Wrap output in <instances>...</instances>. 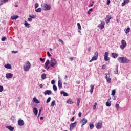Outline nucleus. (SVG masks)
Returning a JSON list of instances; mask_svg holds the SVG:
<instances>
[{
    "label": "nucleus",
    "mask_w": 131,
    "mask_h": 131,
    "mask_svg": "<svg viewBox=\"0 0 131 131\" xmlns=\"http://www.w3.org/2000/svg\"><path fill=\"white\" fill-rule=\"evenodd\" d=\"M49 64H50L51 67H54L57 65V60L55 59V58H51L50 61L48 59L46 61V63H45V68L47 69H50V67L49 66Z\"/></svg>",
    "instance_id": "f257e3e1"
},
{
    "label": "nucleus",
    "mask_w": 131,
    "mask_h": 131,
    "mask_svg": "<svg viewBox=\"0 0 131 131\" xmlns=\"http://www.w3.org/2000/svg\"><path fill=\"white\" fill-rule=\"evenodd\" d=\"M117 60L119 63L122 64H128V63H130V60L128 59L126 57H120L117 58Z\"/></svg>",
    "instance_id": "f03ea898"
},
{
    "label": "nucleus",
    "mask_w": 131,
    "mask_h": 131,
    "mask_svg": "<svg viewBox=\"0 0 131 131\" xmlns=\"http://www.w3.org/2000/svg\"><path fill=\"white\" fill-rule=\"evenodd\" d=\"M41 7L43 11H50L51 10V5H48L47 3H42Z\"/></svg>",
    "instance_id": "7ed1b4c3"
},
{
    "label": "nucleus",
    "mask_w": 131,
    "mask_h": 131,
    "mask_svg": "<svg viewBox=\"0 0 131 131\" xmlns=\"http://www.w3.org/2000/svg\"><path fill=\"white\" fill-rule=\"evenodd\" d=\"M31 68V64L28 61H27L25 63V65L24 66V70L26 72L28 71L29 69Z\"/></svg>",
    "instance_id": "20e7f679"
},
{
    "label": "nucleus",
    "mask_w": 131,
    "mask_h": 131,
    "mask_svg": "<svg viewBox=\"0 0 131 131\" xmlns=\"http://www.w3.org/2000/svg\"><path fill=\"white\" fill-rule=\"evenodd\" d=\"M122 45L120 46V49L121 50H123L126 48V46H127V44L126 43V41H125V40H122L121 41Z\"/></svg>",
    "instance_id": "39448f33"
},
{
    "label": "nucleus",
    "mask_w": 131,
    "mask_h": 131,
    "mask_svg": "<svg viewBox=\"0 0 131 131\" xmlns=\"http://www.w3.org/2000/svg\"><path fill=\"white\" fill-rule=\"evenodd\" d=\"M99 54H98V52H96L95 53L94 56L92 57V59H91L89 62L91 63L93 62V61H96L98 59V56Z\"/></svg>",
    "instance_id": "423d86ee"
},
{
    "label": "nucleus",
    "mask_w": 131,
    "mask_h": 131,
    "mask_svg": "<svg viewBox=\"0 0 131 131\" xmlns=\"http://www.w3.org/2000/svg\"><path fill=\"white\" fill-rule=\"evenodd\" d=\"M80 123L81 124V127H83V125H85V124L88 123V119L83 118L82 120H81Z\"/></svg>",
    "instance_id": "0eeeda50"
},
{
    "label": "nucleus",
    "mask_w": 131,
    "mask_h": 131,
    "mask_svg": "<svg viewBox=\"0 0 131 131\" xmlns=\"http://www.w3.org/2000/svg\"><path fill=\"white\" fill-rule=\"evenodd\" d=\"M76 124H77V122H75L74 123H72L70 125V130L72 131L74 129V127L76 126Z\"/></svg>",
    "instance_id": "6e6552de"
},
{
    "label": "nucleus",
    "mask_w": 131,
    "mask_h": 131,
    "mask_svg": "<svg viewBox=\"0 0 131 131\" xmlns=\"http://www.w3.org/2000/svg\"><path fill=\"white\" fill-rule=\"evenodd\" d=\"M105 78L106 79L107 82H108V83H110V82H111V78L110 77V74H105Z\"/></svg>",
    "instance_id": "1a4fd4ad"
},
{
    "label": "nucleus",
    "mask_w": 131,
    "mask_h": 131,
    "mask_svg": "<svg viewBox=\"0 0 131 131\" xmlns=\"http://www.w3.org/2000/svg\"><path fill=\"white\" fill-rule=\"evenodd\" d=\"M98 27L99 28V29L102 30V29H104L105 27V21H102L101 22V24H99L98 26Z\"/></svg>",
    "instance_id": "9d476101"
},
{
    "label": "nucleus",
    "mask_w": 131,
    "mask_h": 131,
    "mask_svg": "<svg viewBox=\"0 0 131 131\" xmlns=\"http://www.w3.org/2000/svg\"><path fill=\"white\" fill-rule=\"evenodd\" d=\"M97 129H101L102 128V121H99L95 124Z\"/></svg>",
    "instance_id": "9b49d317"
},
{
    "label": "nucleus",
    "mask_w": 131,
    "mask_h": 131,
    "mask_svg": "<svg viewBox=\"0 0 131 131\" xmlns=\"http://www.w3.org/2000/svg\"><path fill=\"white\" fill-rule=\"evenodd\" d=\"M5 77L7 78V79H10L11 78H13V74L12 73H7L6 74Z\"/></svg>",
    "instance_id": "f8f14e48"
},
{
    "label": "nucleus",
    "mask_w": 131,
    "mask_h": 131,
    "mask_svg": "<svg viewBox=\"0 0 131 131\" xmlns=\"http://www.w3.org/2000/svg\"><path fill=\"white\" fill-rule=\"evenodd\" d=\"M108 56H109V53L105 52L104 54V60L106 61H109V60H110V58L109 57H108Z\"/></svg>",
    "instance_id": "ddd939ff"
},
{
    "label": "nucleus",
    "mask_w": 131,
    "mask_h": 131,
    "mask_svg": "<svg viewBox=\"0 0 131 131\" xmlns=\"http://www.w3.org/2000/svg\"><path fill=\"white\" fill-rule=\"evenodd\" d=\"M18 124L19 126H23L24 125V121L22 119H19L18 121Z\"/></svg>",
    "instance_id": "4468645a"
},
{
    "label": "nucleus",
    "mask_w": 131,
    "mask_h": 131,
    "mask_svg": "<svg viewBox=\"0 0 131 131\" xmlns=\"http://www.w3.org/2000/svg\"><path fill=\"white\" fill-rule=\"evenodd\" d=\"M110 20H111V16L110 15H107L105 18V22L107 24L110 22Z\"/></svg>",
    "instance_id": "2eb2a0df"
},
{
    "label": "nucleus",
    "mask_w": 131,
    "mask_h": 131,
    "mask_svg": "<svg viewBox=\"0 0 131 131\" xmlns=\"http://www.w3.org/2000/svg\"><path fill=\"white\" fill-rule=\"evenodd\" d=\"M33 103H35L36 104H39L40 102H39V100L36 98V97H34L32 100Z\"/></svg>",
    "instance_id": "dca6fc26"
},
{
    "label": "nucleus",
    "mask_w": 131,
    "mask_h": 131,
    "mask_svg": "<svg viewBox=\"0 0 131 131\" xmlns=\"http://www.w3.org/2000/svg\"><path fill=\"white\" fill-rule=\"evenodd\" d=\"M4 67L5 68H6V69H12V66H11V64L9 63L5 64Z\"/></svg>",
    "instance_id": "f3484780"
},
{
    "label": "nucleus",
    "mask_w": 131,
    "mask_h": 131,
    "mask_svg": "<svg viewBox=\"0 0 131 131\" xmlns=\"http://www.w3.org/2000/svg\"><path fill=\"white\" fill-rule=\"evenodd\" d=\"M52 91L51 90H46L44 92V95H51Z\"/></svg>",
    "instance_id": "a211bd4d"
},
{
    "label": "nucleus",
    "mask_w": 131,
    "mask_h": 131,
    "mask_svg": "<svg viewBox=\"0 0 131 131\" xmlns=\"http://www.w3.org/2000/svg\"><path fill=\"white\" fill-rule=\"evenodd\" d=\"M129 3V0H124L123 2L122 3V7H124L126 4H128Z\"/></svg>",
    "instance_id": "6ab92c4d"
},
{
    "label": "nucleus",
    "mask_w": 131,
    "mask_h": 131,
    "mask_svg": "<svg viewBox=\"0 0 131 131\" xmlns=\"http://www.w3.org/2000/svg\"><path fill=\"white\" fill-rule=\"evenodd\" d=\"M58 88H62V80H60V77H59V80L58 82Z\"/></svg>",
    "instance_id": "aec40b11"
},
{
    "label": "nucleus",
    "mask_w": 131,
    "mask_h": 131,
    "mask_svg": "<svg viewBox=\"0 0 131 131\" xmlns=\"http://www.w3.org/2000/svg\"><path fill=\"white\" fill-rule=\"evenodd\" d=\"M112 57L114 59H116V58H117V57H118V54L113 53H112Z\"/></svg>",
    "instance_id": "412c9836"
},
{
    "label": "nucleus",
    "mask_w": 131,
    "mask_h": 131,
    "mask_svg": "<svg viewBox=\"0 0 131 131\" xmlns=\"http://www.w3.org/2000/svg\"><path fill=\"white\" fill-rule=\"evenodd\" d=\"M6 128L9 129L10 131H13L15 128H14V127H12V126H7Z\"/></svg>",
    "instance_id": "4be33fe9"
},
{
    "label": "nucleus",
    "mask_w": 131,
    "mask_h": 131,
    "mask_svg": "<svg viewBox=\"0 0 131 131\" xmlns=\"http://www.w3.org/2000/svg\"><path fill=\"white\" fill-rule=\"evenodd\" d=\"M33 113L34 114H35V115H37L38 113V110H37V108L36 107H34L33 108Z\"/></svg>",
    "instance_id": "5701e85b"
},
{
    "label": "nucleus",
    "mask_w": 131,
    "mask_h": 131,
    "mask_svg": "<svg viewBox=\"0 0 131 131\" xmlns=\"http://www.w3.org/2000/svg\"><path fill=\"white\" fill-rule=\"evenodd\" d=\"M24 23V25L25 27H27V28H29L30 27V24H29L26 20H25Z\"/></svg>",
    "instance_id": "b1692460"
},
{
    "label": "nucleus",
    "mask_w": 131,
    "mask_h": 131,
    "mask_svg": "<svg viewBox=\"0 0 131 131\" xmlns=\"http://www.w3.org/2000/svg\"><path fill=\"white\" fill-rule=\"evenodd\" d=\"M19 18V16L18 15H13L11 16L12 20H17Z\"/></svg>",
    "instance_id": "393cba45"
},
{
    "label": "nucleus",
    "mask_w": 131,
    "mask_h": 131,
    "mask_svg": "<svg viewBox=\"0 0 131 131\" xmlns=\"http://www.w3.org/2000/svg\"><path fill=\"white\" fill-rule=\"evenodd\" d=\"M60 94H61V95H63V96L64 97H68V93H67L64 91H61L60 92Z\"/></svg>",
    "instance_id": "a878e982"
},
{
    "label": "nucleus",
    "mask_w": 131,
    "mask_h": 131,
    "mask_svg": "<svg viewBox=\"0 0 131 131\" xmlns=\"http://www.w3.org/2000/svg\"><path fill=\"white\" fill-rule=\"evenodd\" d=\"M67 104H73L74 103V102H73V100H72V99H68L67 101Z\"/></svg>",
    "instance_id": "bb28decb"
},
{
    "label": "nucleus",
    "mask_w": 131,
    "mask_h": 131,
    "mask_svg": "<svg viewBox=\"0 0 131 131\" xmlns=\"http://www.w3.org/2000/svg\"><path fill=\"white\" fill-rule=\"evenodd\" d=\"M114 73L115 74H118V65L116 66V68L114 71Z\"/></svg>",
    "instance_id": "cd10ccee"
},
{
    "label": "nucleus",
    "mask_w": 131,
    "mask_h": 131,
    "mask_svg": "<svg viewBox=\"0 0 131 131\" xmlns=\"http://www.w3.org/2000/svg\"><path fill=\"white\" fill-rule=\"evenodd\" d=\"M94 89H95V86L93 85V84L91 86L90 93L91 94H93V92H94Z\"/></svg>",
    "instance_id": "c85d7f7f"
},
{
    "label": "nucleus",
    "mask_w": 131,
    "mask_h": 131,
    "mask_svg": "<svg viewBox=\"0 0 131 131\" xmlns=\"http://www.w3.org/2000/svg\"><path fill=\"white\" fill-rule=\"evenodd\" d=\"M41 78L42 79H43V80H45V79H46V78H47V75L46 74H42L41 75Z\"/></svg>",
    "instance_id": "c756f323"
},
{
    "label": "nucleus",
    "mask_w": 131,
    "mask_h": 131,
    "mask_svg": "<svg viewBox=\"0 0 131 131\" xmlns=\"http://www.w3.org/2000/svg\"><path fill=\"white\" fill-rule=\"evenodd\" d=\"M89 126L90 127V129H94V123H90L89 124Z\"/></svg>",
    "instance_id": "7c9ffc66"
},
{
    "label": "nucleus",
    "mask_w": 131,
    "mask_h": 131,
    "mask_svg": "<svg viewBox=\"0 0 131 131\" xmlns=\"http://www.w3.org/2000/svg\"><path fill=\"white\" fill-rule=\"evenodd\" d=\"M80 98H78L77 99V107H79V104L80 103Z\"/></svg>",
    "instance_id": "2f4dec72"
},
{
    "label": "nucleus",
    "mask_w": 131,
    "mask_h": 131,
    "mask_svg": "<svg viewBox=\"0 0 131 131\" xmlns=\"http://www.w3.org/2000/svg\"><path fill=\"white\" fill-rule=\"evenodd\" d=\"M8 0H0V5H3L5 4V3H7Z\"/></svg>",
    "instance_id": "473e14b6"
},
{
    "label": "nucleus",
    "mask_w": 131,
    "mask_h": 131,
    "mask_svg": "<svg viewBox=\"0 0 131 131\" xmlns=\"http://www.w3.org/2000/svg\"><path fill=\"white\" fill-rule=\"evenodd\" d=\"M106 107H110L111 106V101H107L106 102Z\"/></svg>",
    "instance_id": "72a5a7b5"
},
{
    "label": "nucleus",
    "mask_w": 131,
    "mask_h": 131,
    "mask_svg": "<svg viewBox=\"0 0 131 131\" xmlns=\"http://www.w3.org/2000/svg\"><path fill=\"white\" fill-rule=\"evenodd\" d=\"M35 11L37 13H40L41 12V8H38V9H35Z\"/></svg>",
    "instance_id": "f704fd0d"
},
{
    "label": "nucleus",
    "mask_w": 131,
    "mask_h": 131,
    "mask_svg": "<svg viewBox=\"0 0 131 131\" xmlns=\"http://www.w3.org/2000/svg\"><path fill=\"white\" fill-rule=\"evenodd\" d=\"M55 105H56V101L53 100L51 102V107H54V106H55Z\"/></svg>",
    "instance_id": "c9c22d12"
},
{
    "label": "nucleus",
    "mask_w": 131,
    "mask_h": 131,
    "mask_svg": "<svg viewBox=\"0 0 131 131\" xmlns=\"http://www.w3.org/2000/svg\"><path fill=\"white\" fill-rule=\"evenodd\" d=\"M129 31H130V28H127L125 31V32L126 34H127V33H129Z\"/></svg>",
    "instance_id": "e433bc0d"
},
{
    "label": "nucleus",
    "mask_w": 131,
    "mask_h": 131,
    "mask_svg": "<svg viewBox=\"0 0 131 131\" xmlns=\"http://www.w3.org/2000/svg\"><path fill=\"white\" fill-rule=\"evenodd\" d=\"M77 27L79 30H81V26L80 25V24L79 23H77Z\"/></svg>",
    "instance_id": "4c0bfd02"
},
{
    "label": "nucleus",
    "mask_w": 131,
    "mask_h": 131,
    "mask_svg": "<svg viewBox=\"0 0 131 131\" xmlns=\"http://www.w3.org/2000/svg\"><path fill=\"white\" fill-rule=\"evenodd\" d=\"M115 93H116V91H115V90H113L112 91V95L115 96Z\"/></svg>",
    "instance_id": "58836bf2"
},
{
    "label": "nucleus",
    "mask_w": 131,
    "mask_h": 131,
    "mask_svg": "<svg viewBox=\"0 0 131 131\" xmlns=\"http://www.w3.org/2000/svg\"><path fill=\"white\" fill-rule=\"evenodd\" d=\"M29 17H31L32 19H35V18H36V15H29Z\"/></svg>",
    "instance_id": "ea45409f"
},
{
    "label": "nucleus",
    "mask_w": 131,
    "mask_h": 131,
    "mask_svg": "<svg viewBox=\"0 0 131 131\" xmlns=\"http://www.w3.org/2000/svg\"><path fill=\"white\" fill-rule=\"evenodd\" d=\"M50 102H51V97H49L47 101H46V103L47 104H49V103H50Z\"/></svg>",
    "instance_id": "a19ab883"
},
{
    "label": "nucleus",
    "mask_w": 131,
    "mask_h": 131,
    "mask_svg": "<svg viewBox=\"0 0 131 131\" xmlns=\"http://www.w3.org/2000/svg\"><path fill=\"white\" fill-rule=\"evenodd\" d=\"M53 89L54 91H57L58 90V89L57 88V86H56L55 85H53Z\"/></svg>",
    "instance_id": "79ce46f5"
},
{
    "label": "nucleus",
    "mask_w": 131,
    "mask_h": 131,
    "mask_svg": "<svg viewBox=\"0 0 131 131\" xmlns=\"http://www.w3.org/2000/svg\"><path fill=\"white\" fill-rule=\"evenodd\" d=\"M38 7H39V4H38V3L35 4V9H37Z\"/></svg>",
    "instance_id": "37998d69"
},
{
    "label": "nucleus",
    "mask_w": 131,
    "mask_h": 131,
    "mask_svg": "<svg viewBox=\"0 0 131 131\" xmlns=\"http://www.w3.org/2000/svg\"><path fill=\"white\" fill-rule=\"evenodd\" d=\"M4 91V86H0V93H2Z\"/></svg>",
    "instance_id": "c03bdc74"
},
{
    "label": "nucleus",
    "mask_w": 131,
    "mask_h": 131,
    "mask_svg": "<svg viewBox=\"0 0 131 131\" xmlns=\"http://www.w3.org/2000/svg\"><path fill=\"white\" fill-rule=\"evenodd\" d=\"M58 41L59 42H61V43H62V45H64V41H63V40L61 39H58Z\"/></svg>",
    "instance_id": "a18cd8bd"
},
{
    "label": "nucleus",
    "mask_w": 131,
    "mask_h": 131,
    "mask_svg": "<svg viewBox=\"0 0 131 131\" xmlns=\"http://www.w3.org/2000/svg\"><path fill=\"white\" fill-rule=\"evenodd\" d=\"M97 107V102H95L94 104V105L93 106V110H95L96 108Z\"/></svg>",
    "instance_id": "49530a36"
},
{
    "label": "nucleus",
    "mask_w": 131,
    "mask_h": 131,
    "mask_svg": "<svg viewBox=\"0 0 131 131\" xmlns=\"http://www.w3.org/2000/svg\"><path fill=\"white\" fill-rule=\"evenodd\" d=\"M6 39H7L6 37H3V38H2L1 40H2V41H5Z\"/></svg>",
    "instance_id": "de8ad7c7"
},
{
    "label": "nucleus",
    "mask_w": 131,
    "mask_h": 131,
    "mask_svg": "<svg viewBox=\"0 0 131 131\" xmlns=\"http://www.w3.org/2000/svg\"><path fill=\"white\" fill-rule=\"evenodd\" d=\"M47 55L48 57H52V55H51V54L50 53V52H47Z\"/></svg>",
    "instance_id": "09e8293b"
},
{
    "label": "nucleus",
    "mask_w": 131,
    "mask_h": 131,
    "mask_svg": "<svg viewBox=\"0 0 131 131\" xmlns=\"http://www.w3.org/2000/svg\"><path fill=\"white\" fill-rule=\"evenodd\" d=\"M28 21L29 22H31L32 21V17H29L28 18Z\"/></svg>",
    "instance_id": "8fccbe9b"
},
{
    "label": "nucleus",
    "mask_w": 131,
    "mask_h": 131,
    "mask_svg": "<svg viewBox=\"0 0 131 131\" xmlns=\"http://www.w3.org/2000/svg\"><path fill=\"white\" fill-rule=\"evenodd\" d=\"M116 108H117V110H118V109L119 108V104H116Z\"/></svg>",
    "instance_id": "3c124183"
},
{
    "label": "nucleus",
    "mask_w": 131,
    "mask_h": 131,
    "mask_svg": "<svg viewBox=\"0 0 131 131\" xmlns=\"http://www.w3.org/2000/svg\"><path fill=\"white\" fill-rule=\"evenodd\" d=\"M11 52L13 53L14 54H17V53H18V51H12Z\"/></svg>",
    "instance_id": "603ef678"
},
{
    "label": "nucleus",
    "mask_w": 131,
    "mask_h": 131,
    "mask_svg": "<svg viewBox=\"0 0 131 131\" xmlns=\"http://www.w3.org/2000/svg\"><path fill=\"white\" fill-rule=\"evenodd\" d=\"M54 83H55V80H52L51 81V84H54Z\"/></svg>",
    "instance_id": "864d4df0"
},
{
    "label": "nucleus",
    "mask_w": 131,
    "mask_h": 131,
    "mask_svg": "<svg viewBox=\"0 0 131 131\" xmlns=\"http://www.w3.org/2000/svg\"><path fill=\"white\" fill-rule=\"evenodd\" d=\"M110 4V0H107L106 5H109Z\"/></svg>",
    "instance_id": "5fc2aeb1"
},
{
    "label": "nucleus",
    "mask_w": 131,
    "mask_h": 131,
    "mask_svg": "<svg viewBox=\"0 0 131 131\" xmlns=\"http://www.w3.org/2000/svg\"><path fill=\"white\" fill-rule=\"evenodd\" d=\"M40 61H41V62H43V61H45V58H40Z\"/></svg>",
    "instance_id": "6e6d98bb"
},
{
    "label": "nucleus",
    "mask_w": 131,
    "mask_h": 131,
    "mask_svg": "<svg viewBox=\"0 0 131 131\" xmlns=\"http://www.w3.org/2000/svg\"><path fill=\"white\" fill-rule=\"evenodd\" d=\"M39 88H40V89H42V88H43V85H42V84H40L39 85Z\"/></svg>",
    "instance_id": "4d7b16f0"
},
{
    "label": "nucleus",
    "mask_w": 131,
    "mask_h": 131,
    "mask_svg": "<svg viewBox=\"0 0 131 131\" xmlns=\"http://www.w3.org/2000/svg\"><path fill=\"white\" fill-rule=\"evenodd\" d=\"M81 112H79V113H78V116H79V117H81Z\"/></svg>",
    "instance_id": "13d9d810"
},
{
    "label": "nucleus",
    "mask_w": 131,
    "mask_h": 131,
    "mask_svg": "<svg viewBox=\"0 0 131 131\" xmlns=\"http://www.w3.org/2000/svg\"><path fill=\"white\" fill-rule=\"evenodd\" d=\"M102 68V69H105V68H106V66L103 65Z\"/></svg>",
    "instance_id": "bf43d9fd"
},
{
    "label": "nucleus",
    "mask_w": 131,
    "mask_h": 131,
    "mask_svg": "<svg viewBox=\"0 0 131 131\" xmlns=\"http://www.w3.org/2000/svg\"><path fill=\"white\" fill-rule=\"evenodd\" d=\"M74 117H73L72 118H71V121H74Z\"/></svg>",
    "instance_id": "052dcab7"
},
{
    "label": "nucleus",
    "mask_w": 131,
    "mask_h": 131,
    "mask_svg": "<svg viewBox=\"0 0 131 131\" xmlns=\"http://www.w3.org/2000/svg\"><path fill=\"white\" fill-rule=\"evenodd\" d=\"M76 83H77V84H79V83H80V81H76Z\"/></svg>",
    "instance_id": "680f3d73"
},
{
    "label": "nucleus",
    "mask_w": 131,
    "mask_h": 131,
    "mask_svg": "<svg viewBox=\"0 0 131 131\" xmlns=\"http://www.w3.org/2000/svg\"><path fill=\"white\" fill-rule=\"evenodd\" d=\"M88 52H91V47L88 48Z\"/></svg>",
    "instance_id": "e2e57ef3"
},
{
    "label": "nucleus",
    "mask_w": 131,
    "mask_h": 131,
    "mask_svg": "<svg viewBox=\"0 0 131 131\" xmlns=\"http://www.w3.org/2000/svg\"><path fill=\"white\" fill-rule=\"evenodd\" d=\"M93 11V8H91L89 9V12H92Z\"/></svg>",
    "instance_id": "0e129e2a"
},
{
    "label": "nucleus",
    "mask_w": 131,
    "mask_h": 131,
    "mask_svg": "<svg viewBox=\"0 0 131 131\" xmlns=\"http://www.w3.org/2000/svg\"><path fill=\"white\" fill-rule=\"evenodd\" d=\"M40 120H42L43 119V117H40Z\"/></svg>",
    "instance_id": "69168bd1"
},
{
    "label": "nucleus",
    "mask_w": 131,
    "mask_h": 131,
    "mask_svg": "<svg viewBox=\"0 0 131 131\" xmlns=\"http://www.w3.org/2000/svg\"><path fill=\"white\" fill-rule=\"evenodd\" d=\"M70 60H71V61H72L73 60V57H70Z\"/></svg>",
    "instance_id": "338daca9"
},
{
    "label": "nucleus",
    "mask_w": 131,
    "mask_h": 131,
    "mask_svg": "<svg viewBox=\"0 0 131 131\" xmlns=\"http://www.w3.org/2000/svg\"><path fill=\"white\" fill-rule=\"evenodd\" d=\"M39 113H41V108H40V109L39 110Z\"/></svg>",
    "instance_id": "774afa93"
}]
</instances>
